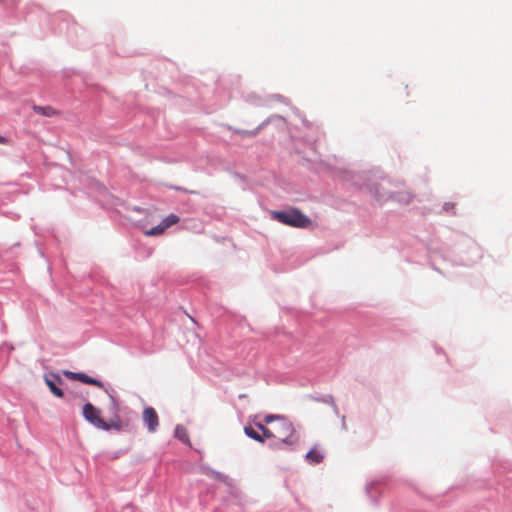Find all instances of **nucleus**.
Segmentation results:
<instances>
[{
    "mask_svg": "<svg viewBox=\"0 0 512 512\" xmlns=\"http://www.w3.org/2000/svg\"><path fill=\"white\" fill-rule=\"evenodd\" d=\"M63 374H64L68 379H71V380H77V381H79L80 373H76V372H71V371H68V370H64V371H63Z\"/></svg>",
    "mask_w": 512,
    "mask_h": 512,
    "instance_id": "12",
    "label": "nucleus"
},
{
    "mask_svg": "<svg viewBox=\"0 0 512 512\" xmlns=\"http://www.w3.org/2000/svg\"><path fill=\"white\" fill-rule=\"evenodd\" d=\"M180 221V217L176 214H170L162 219L161 223L143 231V234L147 237L160 236L166 232V230Z\"/></svg>",
    "mask_w": 512,
    "mask_h": 512,
    "instance_id": "3",
    "label": "nucleus"
},
{
    "mask_svg": "<svg viewBox=\"0 0 512 512\" xmlns=\"http://www.w3.org/2000/svg\"><path fill=\"white\" fill-rule=\"evenodd\" d=\"M106 425H107V429H105L106 431L110 430V429H116V430H120L122 428V423L119 419L117 420H111L110 422H106Z\"/></svg>",
    "mask_w": 512,
    "mask_h": 512,
    "instance_id": "11",
    "label": "nucleus"
},
{
    "mask_svg": "<svg viewBox=\"0 0 512 512\" xmlns=\"http://www.w3.org/2000/svg\"><path fill=\"white\" fill-rule=\"evenodd\" d=\"M55 382H58L59 384L62 383V379L57 374H51V378H48V377L45 378V383L49 387L50 391L56 397L62 398L63 397V391L56 386Z\"/></svg>",
    "mask_w": 512,
    "mask_h": 512,
    "instance_id": "6",
    "label": "nucleus"
},
{
    "mask_svg": "<svg viewBox=\"0 0 512 512\" xmlns=\"http://www.w3.org/2000/svg\"><path fill=\"white\" fill-rule=\"evenodd\" d=\"M244 432H245V434H246L249 438H251V439H253V440H255V441L259 442V443H264V436H263V434H262V435H260V434H259L257 431H255L251 426H245V427H244Z\"/></svg>",
    "mask_w": 512,
    "mask_h": 512,
    "instance_id": "9",
    "label": "nucleus"
},
{
    "mask_svg": "<svg viewBox=\"0 0 512 512\" xmlns=\"http://www.w3.org/2000/svg\"><path fill=\"white\" fill-rule=\"evenodd\" d=\"M83 417L98 429H107L106 422L100 417V411L91 403L83 406Z\"/></svg>",
    "mask_w": 512,
    "mask_h": 512,
    "instance_id": "4",
    "label": "nucleus"
},
{
    "mask_svg": "<svg viewBox=\"0 0 512 512\" xmlns=\"http://www.w3.org/2000/svg\"><path fill=\"white\" fill-rule=\"evenodd\" d=\"M263 421L264 423L257 422L255 425L265 438L275 440V447L293 446L298 442L295 428L288 419L277 415H267Z\"/></svg>",
    "mask_w": 512,
    "mask_h": 512,
    "instance_id": "1",
    "label": "nucleus"
},
{
    "mask_svg": "<svg viewBox=\"0 0 512 512\" xmlns=\"http://www.w3.org/2000/svg\"><path fill=\"white\" fill-rule=\"evenodd\" d=\"M33 110L35 113L46 117H54L58 115V112L51 106L34 105Z\"/></svg>",
    "mask_w": 512,
    "mask_h": 512,
    "instance_id": "8",
    "label": "nucleus"
},
{
    "mask_svg": "<svg viewBox=\"0 0 512 512\" xmlns=\"http://www.w3.org/2000/svg\"><path fill=\"white\" fill-rule=\"evenodd\" d=\"M271 218L279 223L299 229L312 226L311 219L295 207H289L282 211H271Z\"/></svg>",
    "mask_w": 512,
    "mask_h": 512,
    "instance_id": "2",
    "label": "nucleus"
},
{
    "mask_svg": "<svg viewBox=\"0 0 512 512\" xmlns=\"http://www.w3.org/2000/svg\"><path fill=\"white\" fill-rule=\"evenodd\" d=\"M176 436L181 439L182 441H185L186 439V433L183 428L177 427L176 428Z\"/></svg>",
    "mask_w": 512,
    "mask_h": 512,
    "instance_id": "13",
    "label": "nucleus"
},
{
    "mask_svg": "<svg viewBox=\"0 0 512 512\" xmlns=\"http://www.w3.org/2000/svg\"><path fill=\"white\" fill-rule=\"evenodd\" d=\"M142 418L149 432L153 433L157 430L159 426V417L153 407H146L143 410Z\"/></svg>",
    "mask_w": 512,
    "mask_h": 512,
    "instance_id": "5",
    "label": "nucleus"
},
{
    "mask_svg": "<svg viewBox=\"0 0 512 512\" xmlns=\"http://www.w3.org/2000/svg\"><path fill=\"white\" fill-rule=\"evenodd\" d=\"M306 459L312 464H318L323 461L324 454L317 446H314L306 454Z\"/></svg>",
    "mask_w": 512,
    "mask_h": 512,
    "instance_id": "7",
    "label": "nucleus"
},
{
    "mask_svg": "<svg viewBox=\"0 0 512 512\" xmlns=\"http://www.w3.org/2000/svg\"><path fill=\"white\" fill-rule=\"evenodd\" d=\"M79 381L85 384H90L97 386L99 388H103V383L100 380L92 378L84 373H80Z\"/></svg>",
    "mask_w": 512,
    "mask_h": 512,
    "instance_id": "10",
    "label": "nucleus"
},
{
    "mask_svg": "<svg viewBox=\"0 0 512 512\" xmlns=\"http://www.w3.org/2000/svg\"><path fill=\"white\" fill-rule=\"evenodd\" d=\"M7 143H8V140L5 137L0 135V144H7Z\"/></svg>",
    "mask_w": 512,
    "mask_h": 512,
    "instance_id": "14",
    "label": "nucleus"
}]
</instances>
